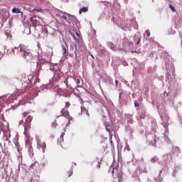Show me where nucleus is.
Segmentation results:
<instances>
[{"label": "nucleus", "instance_id": "nucleus-1", "mask_svg": "<svg viewBox=\"0 0 182 182\" xmlns=\"http://www.w3.org/2000/svg\"><path fill=\"white\" fill-rule=\"evenodd\" d=\"M18 48L19 53H21V55H23L24 60H26V62H32V60H33V55L32 54V53H31V50L28 49V47L20 45Z\"/></svg>", "mask_w": 182, "mask_h": 182}, {"label": "nucleus", "instance_id": "nucleus-2", "mask_svg": "<svg viewBox=\"0 0 182 182\" xmlns=\"http://www.w3.org/2000/svg\"><path fill=\"white\" fill-rule=\"evenodd\" d=\"M29 112H23L22 114V117L25 119V122H23V126L24 127V134L27 136L28 132H29V129H31V123H32V119H33L32 116L28 115Z\"/></svg>", "mask_w": 182, "mask_h": 182}, {"label": "nucleus", "instance_id": "nucleus-3", "mask_svg": "<svg viewBox=\"0 0 182 182\" xmlns=\"http://www.w3.org/2000/svg\"><path fill=\"white\" fill-rule=\"evenodd\" d=\"M37 147H38V149H41L42 152L45 153V149H46V143L43 141H38Z\"/></svg>", "mask_w": 182, "mask_h": 182}, {"label": "nucleus", "instance_id": "nucleus-4", "mask_svg": "<svg viewBox=\"0 0 182 182\" xmlns=\"http://www.w3.org/2000/svg\"><path fill=\"white\" fill-rule=\"evenodd\" d=\"M62 52L63 56H67L68 53H69V48L68 47L66 41H65V45L62 46Z\"/></svg>", "mask_w": 182, "mask_h": 182}, {"label": "nucleus", "instance_id": "nucleus-5", "mask_svg": "<svg viewBox=\"0 0 182 182\" xmlns=\"http://www.w3.org/2000/svg\"><path fill=\"white\" fill-rule=\"evenodd\" d=\"M26 146L28 149V151H29V153H31L32 151H33V148L32 147V142L30 141H26Z\"/></svg>", "mask_w": 182, "mask_h": 182}, {"label": "nucleus", "instance_id": "nucleus-6", "mask_svg": "<svg viewBox=\"0 0 182 182\" xmlns=\"http://www.w3.org/2000/svg\"><path fill=\"white\" fill-rule=\"evenodd\" d=\"M56 33V30H55L53 28L48 26V36H55V34Z\"/></svg>", "mask_w": 182, "mask_h": 182}, {"label": "nucleus", "instance_id": "nucleus-7", "mask_svg": "<svg viewBox=\"0 0 182 182\" xmlns=\"http://www.w3.org/2000/svg\"><path fill=\"white\" fill-rule=\"evenodd\" d=\"M42 33H44V36H48L49 32V26H44L41 29Z\"/></svg>", "mask_w": 182, "mask_h": 182}, {"label": "nucleus", "instance_id": "nucleus-8", "mask_svg": "<svg viewBox=\"0 0 182 182\" xmlns=\"http://www.w3.org/2000/svg\"><path fill=\"white\" fill-rule=\"evenodd\" d=\"M171 153L174 156H178V154H180V149L178 147H173L172 149Z\"/></svg>", "mask_w": 182, "mask_h": 182}, {"label": "nucleus", "instance_id": "nucleus-9", "mask_svg": "<svg viewBox=\"0 0 182 182\" xmlns=\"http://www.w3.org/2000/svg\"><path fill=\"white\" fill-rule=\"evenodd\" d=\"M60 113H61V116L64 117H68V116H69V111L65 110V108H63L61 109Z\"/></svg>", "mask_w": 182, "mask_h": 182}, {"label": "nucleus", "instance_id": "nucleus-10", "mask_svg": "<svg viewBox=\"0 0 182 182\" xmlns=\"http://www.w3.org/2000/svg\"><path fill=\"white\" fill-rule=\"evenodd\" d=\"M62 18L63 19H65V21H66L68 23H70V22H72V18H73V16L68 14V18L65 16H63Z\"/></svg>", "mask_w": 182, "mask_h": 182}, {"label": "nucleus", "instance_id": "nucleus-11", "mask_svg": "<svg viewBox=\"0 0 182 182\" xmlns=\"http://www.w3.org/2000/svg\"><path fill=\"white\" fill-rule=\"evenodd\" d=\"M64 136H65V133L63 132L60 138L58 139V141H59L60 143L65 141V139L63 138Z\"/></svg>", "mask_w": 182, "mask_h": 182}, {"label": "nucleus", "instance_id": "nucleus-12", "mask_svg": "<svg viewBox=\"0 0 182 182\" xmlns=\"http://www.w3.org/2000/svg\"><path fill=\"white\" fill-rule=\"evenodd\" d=\"M12 13L13 14H23L22 12H21V9H16V8H14L12 9Z\"/></svg>", "mask_w": 182, "mask_h": 182}, {"label": "nucleus", "instance_id": "nucleus-13", "mask_svg": "<svg viewBox=\"0 0 182 182\" xmlns=\"http://www.w3.org/2000/svg\"><path fill=\"white\" fill-rule=\"evenodd\" d=\"M89 11V8L87 7H82V9H80L79 14H82V12H87Z\"/></svg>", "mask_w": 182, "mask_h": 182}, {"label": "nucleus", "instance_id": "nucleus-14", "mask_svg": "<svg viewBox=\"0 0 182 182\" xmlns=\"http://www.w3.org/2000/svg\"><path fill=\"white\" fill-rule=\"evenodd\" d=\"M105 126L106 127V130H107V132H109L110 131V124H109V123H107V122H105Z\"/></svg>", "mask_w": 182, "mask_h": 182}, {"label": "nucleus", "instance_id": "nucleus-15", "mask_svg": "<svg viewBox=\"0 0 182 182\" xmlns=\"http://www.w3.org/2000/svg\"><path fill=\"white\" fill-rule=\"evenodd\" d=\"M117 177L119 178V181H120L123 177V173L121 171L118 172Z\"/></svg>", "mask_w": 182, "mask_h": 182}, {"label": "nucleus", "instance_id": "nucleus-16", "mask_svg": "<svg viewBox=\"0 0 182 182\" xmlns=\"http://www.w3.org/2000/svg\"><path fill=\"white\" fill-rule=\"evenodd\" d=\"M127 42V37H124V38L122 39V46H125Z\"/></svg>", "mask_w": 182, "mask_h": 182}, {"label": "nucleus", "instance_id": "nucleus-17", "mask_svg": "<svg viewBox=\"0 0 182 182\" xmlns=\"http://www.w3.org/2000/svg\"><path fill=\"white\" fill-rule=\"evenodd\" d=\"M72 174H73V170H70V171H68L67 173V177H70L72 176Z\"/></svg>", "mask_w": 182, "mask_h": 182}, {"label": "nucleus", "instance_id": "nucleus-18", "mask_svg": "<svg viewBox=\"0 0 182 182\" xmlns=\"http://www.w3.org/2000/svg\"><path fill=\"white\" fill-rule=\"evenodd\" d=\"M69 107H70V102H65V109H69Z\"/></svg>", "mask_w": 182, "mask_h": 182}, {"label": "nucleus", "instance_id": "nucleus-19", "mask_svg": "<svg viewBox=\"0 0 182 182\" xmlns=\"http://www.w3.org/2000/svg\"><path fill=\"white\" fill-rule=\"evenodd\" d=\"M169 8L172 10L173 12H176V9L173 6V5L170 4Z\"/></svg>", "mask_w": 182, "mask_h": 182}, {"label": "nucleus", "instance_id": "nucleus-20", "mask_svg": "<svg viewBox=\"0 0 182 182\" xmlns=\"http://www.w3.org/2000/svg\"><path fill=\"white\" fill-rule=\"evenodd\" d=\"M67 119L68 120V123H70V120H73V118L72 117H70V115H68L67 117Z\"/></svg>", "mask_w": 182, "mask_h": 182}, {"label": "nucleus", "instance_id": "nucleus-21", "mask_svg": "<svg viewBox=\"0 0 182 182\" xmlns=\"http://www.w3.org/2000/svg\"><path fill=\"white\" fill-rule=\"evenodd\" d=\"M145 33H146V36H148V38H150V30H146Z\"/></svg>", "mask_w": 182, "mask_h": 182}, {"label": "nucleus", "instance_id": "nucleus-22", "mask_svg": "<svg viewBox=\"0 0 182 182\" xmlns=\"http://www.w3.org/2000/svg\"><path fill=\"white\" fill-rule=\"evenodd\" d=\"M134 107H140V104H139V102H134Z\"/></svg>", "mask_w": 182, "mask_h": 182}, {"label": "nucleus", "instance_id": "nucleus-23", "mask_svg": "<svg viewBox=\"0 0 182 182\" xmlns=\"http://www.w3.org/2000/svg\"><path fill=\"white\" fill-rule=\"evenodd\" d=\"M141 41V36H140V37L139 38L138 41L136 42V45H139Z\"/></svg>", "mask_w": 182, "mask_h": 182}, {"label": "nucleus", "instance_id": "nucleus-24", "mask_svg": "<svg viewBox=\"0 0 182 182\" xmlns=\"http://www.w3.org/2000/svg\"><path fill=\"white\" fill-rule=\"evenodd\" d=\"M76 83H77V85H80V79L77 78L76 80Z\"/></svg>", "mask_w": 182, "mask_h": 182}, {"label": "nucleus", "instance_id": "nucleus-25", "mask_svg": "<svg viewBox=\"0 0 182 182\" xmlns=\"http://www.w3.org/2000/svg\"><path fill=\"white\" fill-rule=\"evenodd\" d=\"M128 45L129 46H133V41H128Z\"/></svg>", "mask_w": 182, "mask_h": 182}, {"label": "nucleus", "instance_id": "nucleus-26", "mask_svg": "<svg viewBox=\"0 0 182 182\" xmlns=\"http://www.w3.org/2000/svg\"><path fill=\"white\" fill-rule=\"evenodd\" d=\"M115 85H116V86H118V85H119V80H115Z\"/></svg>", "mask_w": 182, "mask_h": 182}, {"label": "nucleus", "instance_id": "nucleus-27", "mask_svg": "<svg viewBox=\"0 0 182 182\" xmlns=\"http://www.w3.org/2000/svg\"><path fill=\"white\" fill-rule=\"evenodd\" d=\"M151 163H156V159H152L151 160Z\"/></svg>", "mask_w": 182, "mask_h": 182}, {"label": "nucleus", "instance_id": "nucleus-28", "mask_svg": "<svg viewBox=\"0 0 182 182\" xmlns=\"http://www.w3.org/2000/svg\"><path fill=\"white\" fill-rule=\"evenodd\" d=\"M86 114H87V116L88 117V119H90V114H89V112H86Z\"/></svg>", "mask_w": 182, "mask_h": 182}, {"label": "nucleus", "instance_id": "nucleus-29", "mask_svg": "<svg viewBox=\"0 0 182 182\" xmlns=\"http://www.w3.org/2000/svg\"><path fill=\"white\" fill-rule=\"evenodd\" d=\"M23 123V120H21L20 122H19V124H22Z\"/></svg>", "mask_w": 182, "mask_h": 182}, {"label": "nucleus", "instance_id": "nucleus-30", "mask_svg": "<svg viewBox=\"0 0 182 182\" xmlns=\"http://www.w3.org/2000/svg\"><path fill=\"white\" fill-rule=\"evenodd\" d=\"M32 23H35V19H32Z\"/></svg>", "mask_w": 182, "mask_h": 182}, {"label": "nucleus", "instance_id": "nucleus-31", "mask_svg": "<svg viewBox=\"0 0 182 182\" xmlns=\"http://www.w3.org/2000/svg\"><path fill=\"white\" fill-rule=\"evenodd\" d=\"M76 35H77V36H78L79 38L80 37V36L79 35L78 33H76Z\"/></svg>", "mask_w": 182, "mask_h": 182}, {"label": "nucleus", "instance_id": "nucleus-32", "mask_svg": "<svg viewBox=\"0 0 182 182\" xmlns=\"http://www.w3.org/2000/svg\"><path fill=\"white\" fill-rule=\"evenodd\" d=\"M132 53H137V51H132Z\"/></svg>", "mask_w": 182, "mask_h": 182}, {"label": "nucleus", "instance_id": "nucleus-33", "mask_svg": "<svg viewBox=\"0 0 182 182\" xmlns=\"http://www.w3.org/2000/svg\"><path fill=\"white\" fill-rule=\"evenodd\" d=\"M139 117L140 119H144V117H142L141 115Z\"/></svg>", "mask_w": 182, "mask_h": 182}, {"label": "nucleus", "instance_id": "nucleus-34", "mask_svg": "<svg viewBox=\"0 0 182 182\" xmlns=\"http://www.w3.org/2000/svg\"><path fill=\"white\" fill-rule=\"evenodd\" d=\"M112 173V174H113V173H114V168H113Z\"/></svg>", "mask_w": 182, "mask_h": 182}, {"label": "nucleus", "instance_id": "nucleus-35", "mask_svg": "<svg viewBox=\"0 0 182 182\" xmlns=\"http://www.w3.org/2000/svg\"><path fill=\"white\" fill-rule=\"evenodd\" d=\"M12 52H15V50L14 48H11Z\"/></svg>", "mask_w": 182, "mask_h": 182}, {"label": "nucleus", "instance_id": "nucleus-36", "mask_svg": "<svg viewBox=\"0 0 182 182\" xmlns=\"http://www.w3.org/2000/svg\"><path fill=\"white\" fill-rule=\"evenodd\" d=\"M91 58H92V59H95V58L93 57V55H91Z\"/></svg>", "mask_w": 182, "mask_h": 182}, {"label": "nucleus", "instance_id": "nucleus-37", "mask_svg": "<svg viewBox=\"0 0 182 182\" xmlns=\"http://www.w3.org/2000/svg\"><path fill=\"white\" fill-rule=\"evenodd\" d=\"M122 97V93H119V98Z\"/></svg>", "mask_w": 182, "mask_h": 182}, {"label": "nucleus", "instance_id": "nucleus-38", "mask_svg": "<svg viewBox=\"0 0 182 182\" xmlns=\"http://www.w3.org/2000/svg\"><path fill=\"white\" fill-rule=\"evenodd\" d=\"M61 147H63V149H65V147H63V146L62 145V144H61Z\"/></svg>", "mask_w": 182, "mask_h": 182}, {"label": "nucleus", "instance_id": "nucleus-39", "mask_svg": "<svg viewBox=\"0 0 182 182\" xmlns=\"http://www.w3.org/2000/svg\"><path fill=\"white\" fill-rule=\"evenodd\" d=\"M56 118H57V119H59V116H57Z\"/></svg>", "mask_w": 182, "mask_h": 182}, {"label": "nucleus", "instance_id": "nucleus-40", "mask_svg": "<svg viewBox=\"0 0 182 182\" xmlns=\"http://www.w3.org/2000/svg\"><path fill=\"white\" fill-rule=\"evenodd\" d=\"M98 167H99V168H100V165H98Z\"/></svg>", "mask_w": 182, "mask_h": 182}, {"label": "nucleus", "instance_id": "nucleus-41", "mask_svg": "<svg viewBox=\"0 0 182 182\" xmlns=\"http://www.w3.org/2000/svg\"><path fill=\"white\" fill-rule=\"evenodd\" d=\"M37 12H39V10H37Z\"/></svg>", "mask_w": 182, "mask_h": 182}, {"label": "nucleus", "instance_id": "nucleus-42", "mask_svg": "<svg viewBox=\"0 0 182 182\" xmlns=\"http://www.w3.org/2000/svg\"><path fill=\"white\" fill-rule=\"evenodd\" d=\"M36 25H38V23H36Z\"/></svg>", "mask_w": 182, "mask_h": 182}]
</instances>
